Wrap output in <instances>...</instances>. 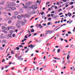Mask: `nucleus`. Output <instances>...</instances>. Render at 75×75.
<instances>
[{
	"label": "nucleus",
	"instance_id": "8",
	"mask_svg": "<svg viewBox=\"0 0 75 75\" xmlns=\"http://www.w3.org/2000/svg\"><path fill=\"white\" fill-rule=\"evenodd\" d=\"M20 24H21L22 25H25V22H21V21Z\"/></svg>",
	"mask_w": 75,
	"mask_h": 75
},
{
	"label": "nucleus",
	"instance_id": "47",
	"mask_svg": "<svg viewBox=\"0 0 75 75\" xmlns=\"http://www.w3.org/2000/svg\"><path fill=\"white\" fill-rule=\"evenodd\" d=\"M17 17L15 16H13V18H14L15 19H16V18Z\"/></svg>",
	"mask_w": 75,
	"mask_h": 75
},
{
	"label": "nucleus",
	"instance_id": "23",
	"mask_svg": "<svg viewBox=\"0 0 75 75\" xmlns=\"http://www.w3.org/2000/svg\"><path fill=\"white\" fill-rule=\"evenodd\" d=\"M4 4V2H0V5H3Z\"/></svg>",
	"mask_w": 75,
	"mask_h": 75
},
{
	"label": "nucleus",
	"instance_id": "13",
	"mask_svg": "<svg viewBox=\"0 0 75 75\" xmlns=\"http://www.w3.org/2000/svg\"><path fill=\"white\" fill-rule=\"evenodd\" d=\"M31 7L32 8H33V9H34V8L35 7V6L34 5H32L31 6Z\"/></svg>",
	"mask_w": 75,
	"mask_h": 75
},
{
	"label": "nucleus",
	"instance_id": "54",
	"mask_svg": "<svg viewBox=\"0 0 75 75\" xmlns=\"http://www.w3.org/2000/svg\"><path fill=\"white\" fill-rule=\"evenodd\" d=\"M42 40H40L39 41H38V42H41L42 41Z\"/></svg>",
	"mask_w": 75,
	"mask_h": 75
},
{
	"label": "nucleus",
	"instance_id": "17",
	"mask_svg": "<svg viewBox=\"0 0 75 75\" xmlns=\"http://www.w3.org/2000/svg\"><path fill=\"white\" fill-rule=\"evenodd\" d=\"M57 18V16H54V17L52 18H54V19H56Z\"/></svg>",
	"mask_w": 75,
	"mask_h": 75
},
{
	"label": "nucleus",
	"instance_id": "58",
	"mask_svg": "<svg viewBox=\"0 0 75 75\" xmlns=\"http://www.w3.org/2000/svg\"><path fill=\"white\" fill-rule=\"evenodd\" d=\"M51 8H50L48 10V11H50L51 10Z\"/></svg>",
	"mask_w": 75,
	"mask_h": 75
},
{
	"label": "nucleus",
	"instance_id": "62",
	"mask_svg": "<svg viewBox=\"0 0 75 75\" xmlns=\"http://www.w3.org/2000/svg\"><path fill=\"white\" fill-rule=\"evenodd\" d=\"M53 58L54 59H57V57H54Z\"/></svg>",
	"mask_w": 75,
	"mask_h": 75
},
{
	"label": "nucleus",
	"instance_id": "1",
	"mask_svg": "<svg viewBox=\"0 0 75 75\" xmlns=\"http://www.w3.org/2000/svg\"><path fill=\"white\" fill-rule=\"evenodd\" d=\"M21 23V21H18L16 23V25L17 28H21V25H20V24Z\"/></svg>",
	"mask_w": 75,
	"mask_h": 75
},
{
	"label": "nucleus",
	"instance_id": "52",
	"mask_svg": "<svg viewBox=\"0 0 75 75\" xmlns=\"http://www.w3.org/2000/svg\"><path fill=\"white\" fill-rule=\"evenodd\" d=\"M54 12H55V11H52L51 13H52V14H54Z\"/></svg>",
	"mask_w": 75,
	"mask_h": 75
},
{
	"label": "nucleus",
	"instance_id": "41",
	"mask_svg": "<svg viewBox=\"0 0 75 75\" xmlns=\"http://www.w3.org/2000/svg\"><path fill=\"white\" fill-rule=\"evenodd\" d=\"M8 67H9V65H8V66H6L5 67V68H8Z\"/></svg>",
	"mask_w": 75,
	"mask_h": 75
},
{
	"label": "nucleus",
	"instance_id": "28",
	"mask_svg": "<svg viewBox=\"0 0 75 75\" xmlns=\"http://www.w3.org/2000/svg\"><path fill=\"white\" fill-rule=\"evenodd\" d=\"M60 51L61 50L60 49H59L57 50L58 53H59V52H60Z\"/></svg>",
	"mask_w": 75,
	"mask_h": 75
},
{
	"label": "nucleus",
	"instance_id": "60",
	"mask_svg": "<svg viewBox=\"0 0 75 75\" xmlns=\"http://www.w3.org/2000/svg\"><path fill=\"white\" fill-rule=\"evenodd\" d=\"M47 16H48L49 17H50V16H51V15H50V14H49Z\"/></svg>",
	"mask_w": 75,
	"mask_h": 75
},
{
	"label": "nucleus",
	"instance_id": "14",
	"mask_svg": "<svg viewBox=\"0 0 75 75\" xmlns=\"http://www.w3.org/2000/svg\"><path fill=\"white\" fill-rule=\"evenodd\" d=\"M68 14L69 17H71L72 16V13H68Z\"/></svg>",
	"mask_w": 75,
	"mask_h": 75
},
{
	"label": "nucleus",
	"instance_id": "50",
	"mask_svg": "<svg viewBox=\"0 0 75 75\" xmlns=\"http://www.w3.org/2000/svg\"><path fill=\"white\" fill-rule=\"evenodd\" d=\"M35 67H34V68H33V69L32 70V71H34V70H35Z\"/></svg>",
	"mask_w": 75,
	"mask_h": 75
},
{
	"label": "nucleus",
	"instance_id": "56",
	"mask_svg": "<svg viewBox=\"0 0 75 75\" xmlns=\"http://www.w3.org/2000/svg\"><path fill=\"white\" fill-rule=\"evenodd\" d=\"M11 53L12 54H14V53L13 52V51H11Z\"/></svg>",
	"mask_w": 75,
	"mask_h": 75
},
{
	"label": "nucleus",
	"instance_id": "7",
	"mask_svg": "<svg viewBox=\"0 0 75 75\" xmlns=\"http://www.w3.org/2000/svg\"><path fill=\"white\" fill-rule=\"evenodd\" d=\"M11 10H14L16 9V8L14 7H11L10 8Z\"/></svg>",
	"mask_w": 75,
	"mask_h": 75
},
{
	"label": "nucleus",
	"instance_id": "35",
	"mask_svg": "<svg viewBox=\"0 0 75 75\" xmlns=\"http://www.w3.org/2000/svg\"><path fill=\"white\" fill-rule=\"evenodd\" d=\"M16 48V49L17 50H20V48H19V47H17Z\"/></svg>",
	"mask_w": 75,
	"mask_h": 75
},
{
	"label": "nucleus",
	"instance_id": "10",
	"mask_svg": "<svg viewBox=\"0 0 75 75\" xmlns=\"http://www.w3.org/2000/svg\"><path fill=\"white\" fill-rule=\"evenodd\" d=\"M6 40H4L2 41V43L3 44H6Z\"/></svg>",
	"mask_w": 75,
	"mask_h": 75
},
{
	"label": "nucleus",
	"instance_id": "57",
	"mask_svg": "<svg viewBox=\"0 0 75 75\" xmlns=\"http://www.w3.org/2000/svg\"><path fill=\"white\" fill-rule=\"evenodd\" d=\"M42 64V62L40 63L39 64V65L40 66V65H41V64Z\"/></svg>",
	"mask_w": 75,
	"mask_h": 75
},
{
	"label": "nucleus",
	"instance_id": "39",
	"mask_svg": "<svg viewBox=\"0 0 75 75\" xmlns=\"http://www.w3.org/2000/svg\"><path fill=\"white\" fill-rule=\"evenodd\" d=\"M64 41H65L66 42H68V40H67L66 39H64Z\"/></svg>",
	"mask_w": 75,
	"mask_h": 75
},
{
	"label": "nucleus",
	"instance_id": "38",
	"mask_svg": "<svg viewBox=\"0 0 75 75\" xmlns=\"http://www.w3.org/2000/svg\"><path fill=\"white\" fill-rule=\"evenodd\" d=\"M11 23V21L10 20L9 21H8V23L9 24H10V23Z\"/></svg>",
	"mask_w": 75,
	"mask_h": 75
},
{
	"label": "nucleus",
	"instance_id": "33",
	"mask_svg": "<svg viewBox=\"0 0 75 75\" xmlns=\"http://www.w3.org/2000/svg\"><path fill=\"white\" fill-rule=\"evenodd\" d=\"M19 12L20 13H23V12L22 11H20Z\"/></svg>",
	"mask_w": 75,
	"mask_h": 75
},
{
	"label": "nucleus",
	"instance_id": "24",
	"mask_svg": "<svg viewBox=\"0 0 75 75\" xmlns=\"http://www.w3.org/2000/svg\"><path fill=\"white\" fill-rule=\"evenodd\" d=\"M0 38H2V39H4V37H3V36H1V35H0Z\"/></svg>",
	"mask_w": 75,
	"mask_h": 75
},
{
	"label": "nucleus",
	"instance_id": "16",
	"mask_svg": "<svg viewBox=\"0 0 75 75\" xmlns=\"http://www.w3.org/2000/svg\"><path fill=\"white\" fill-rule=\"evenodd\" d=\"M14 14L15 15H18V12H15L14 13Z\"/></svg>",
	"mask_w": 75,
	"mask_h": 75
},
{
	"label": "nucleus",
	"instance_id": "64",
	"mask_svg": "<svg viewBox=\"0 0 75 75\" xmlns=\"http://www.w3.org/2000/svg\"><path fill=\"white\" fill-rule=\"evenodd\" d=\"M42 69H43L42 68H40V71H42Z\"/></svg>",
	"mask_w": 75,
	"mask_h": 75
},
{
	"label": "nucleus",
	"instance_id": "2",
	"mask_svg": "<svg viewBox=\"0 0 75 75\" xmlns=\"http://www.w3.org/2000/svg\"><path fill=\"white\" fill-rule=\"evenodd\" d=\"M32 4H33V2L32 1H30L26 3L25 4L27 6H30V5H31Z\"/></svg>",
	"mask_w": 75,
	"mask_h": 75
},
{
	"label": "nucleus",
	"instance_id": "26",
	"mask_svg": "<svg viewBox=\"0 0 75 75\" xmlns=\"http://www.w3.org/2000/svg\"><path fill=\"white\" fill-rule=\"evenodd\" d=\"M10 28L12 30H14V27L13 26H11Z\"/></svg>",
	"mask_w": 75,
	"mask_h": 75
},
{
	"label": "nucleus",
	"instance_id": "44",
	"mask_svg": "<svg viewBox=\"0 0 75 75\" xmlns=\"http://www.w3.org/2000/svg\"><path fill=\"white\" fill-rule=\"evenodd\" d=\"M24 38H28V37H27V35L25 36Z\"/></svg>",
	"mask_w": 75,
	"mask_h": 75
},
{
	"label": "nucleus",
	"instance_id": "48",
	"mask_svg": "<svg viewBox=\"0 0 75 75\" xmlns=\"http://www.w3.org/2000/svg\"><path fill=\"white\" fill-rule=\"evenodd\" d=\"M21 4H22V6H25V5H24V4H23L22 3H21Z\"/></svg>",
	"mask_w": 75,
	"mask_h": 75
},
{
	"label": "nucleus",
	"instance_id": "12",
	"mask_svg": "<svg viewBox=\"0 0 75 75\" xmlns=\"http://www.w3.org/2000/svg\"><path fill=\"white\" fill-rule=\"evenodd\" d=\"M17 18L18 19H20V18H21V16L20 15H18V16Z\"/></svg>",
	"mask_w": 75,
	"mask_h": 75
},
{
	"label": "nucleus",
	"instance_id": "34",
	"mask_svg": "<svg viewBox=\"0 0 75 75\" xmlns=\"http://www.w3.org/2000/svg\"><path fill=\"white\" fill-rule=\"evenodd\" d=\"M48 20L49 21H51V18H49Z\"/></svg>",
	"mask_w": 75,
	"mask_h": 75
},
{
	"label": "nucleus",
	"instance_id": "32",
	"mask_svg": "<svg viewBox=\"0 0 75 75\" xmlns=\"http://www.w3.org/2000/svg\"><path fill=\"white\" fill-rule=\"evenodd\" d=\"M70 5H72L73 4H74V2H70Z\"/></svg>",
	"mask_w": 75,
	"mask_h": 75
},
{
	"label": "nucleus",
	"instance_id": "43",
	"mask_svg": "<svg viewBox=\"0 0 75 75\" xmlns=\"http://www.w3.org/2000/svg\"><path fill=\"white\" fill-rule=\"evenodd\" d=\"M33 32H34V30L33 29L31 30V33H33Z\"/></svg>",
	"mask_w": 75,
	"mask_h": 75
},
{
	"label": "nucleus",
	"instance_id": "53",
	"mask_svg": "<svg viewBox=\"0 0 75 75\" xmlns=\"http://www.w3.org/2000/svg\"><path fill=\"white\" fill-rule=\"evenodd\" d=\"M63 14V13H59V16H61V14Z\"/></svg>",
	"mask_w": 75,
	"mask_h": 75
},
{
	"label": "nucleus",
	"instance_id": "37",
	"mask_svg": "<svg viewBox=\"0 0 75 75\" xmlns=\"http://www.w3.org/2000/svg\"><path fill=\"white\" fill-rule=\"evenodd\" d=\"M12 35L13 37H16V34H13Z\"/></svg>",
	"mask_w": 75,
	"mask_h": 75
},
{
	"label": "nucleus",
	"instance_id": "63",
	"mask_svg": "<svg viewBox=\"0 0 75 75\" xmlns=\"http://www.w3.org/2000/svg\"><path fill=\"white\" fill-rule=\"evenodd\" d=\"M57 5H59V2H57L56 3Z\"/></svg>",
	"mask_w": 75,
	"mask_h": 75
},
{
	"label": "nucleus",
	"instance_id": "21",
	"mask_svg": "<svg viewBox=\"0 0 75 75\" xmlns=\"http://www.w3.org/2000/svg\"><path fill=\"white\" fill-rule=\"evenodd\" d=\"M2 28L3 30H6V28L5 27L3 26L2 27Z\"/></svg>",
	"mask_w": 75,
	"mask_h": 75
},
{
	"label": "nucleus",
	"instance_id": "25",
	"mask_svg": "<svg viewBox=\"0 0 75 75\" xmlns=\"http://www.w3.org/2000/svg\"><path fill=\"white\" fill-rule=\"evenodd\" d=\"M25 16L26 17H29V15L28 14H25Z\"/></svg>",
	"mask_w": 75,
	"mask_h": 75
},
{
	"label": "nucleus",
	"instance_id": "61",
	"mask_svg": "<svg viewBox=\"0 0 75 75\" xmlns=\"http://www.w3.org/2000/svg\"><path fill=\"white\" fill-rule=\"evenodd\" d=\"M50 2H47L46 3V4H48Z\"/></svg>",
	"mask_w": 75,
	"mask_h": 75
},
{
	"label": "nucleus",
	"instance_id": "20",
	"mask_svg": "<svg viewBox=\"0 0 75 75\" xmlns=\"http://www.w3.org/2000/svg\"><path fill=\"white\" fill-rule=\"evenodd\" d=\"M6 30H7V31H9V30H10V28L9 27H8L6 28Z\"/></svg>",
	"mask_w": 75,
	"mask_h": 75
},
{
	"label": "nucleus",
	"instance_id": "40",
	"mask_svg": "<svg viewBox=\"0 0 75 75\" xmlns=\"http://www.w3.org/2000/svg\"><path fill=\"white\" fill-rule=\"evenodd\" d=\"M61 10H62V9L60 8L58 10V11H59V12L61 11Z\"/></svg>",
	"mask_w": 75,
	"mask_h": 75
},
{
	"label": "nucleus",
	"instance_id": "15",
	"mask_svg": "<svg viewBox=\"0 0 75 75\" xmlns=\"http://www.w3.org/2000/svg\"><path fill=\"white\" fill-rule=\"evenodd\" d=\"M5 37L6 38H9V37H8V35H5Z\"/></svg>",
	"mask_w": 75,
	"mask_h": 75
},
{
	"label": "nucleus",
	"instance_id": "42",
	"mask_svg": "<svg viewBox=\"0 0 75 75\" xmlns=\"http://www.w3.org/2000/svg\"><path fill=\"white\" fill-rule=\"evenodd\" d=\"M65 62V61H63L62 62V64H64V62Z\"/></svg>",
	"mask_w": 75,
	"mask_h": 75
},
{
	"label": "nucleus",
	"instance_id": "6",
	"mask_svg": "<svg viewBox=\"0 0 75 75\" xmlns=\"http://www.w3.org/2000/svg\"><path fill=\"white\" fill-rule=\"evenodd\" d=\"M5 7H7L8 8H10L11 6L8 4H6L5 5Z\"/></svg>",
	"mask_w": 75,
	"mask_h": 75
},
{
	"label": "nucleus",
	"instance_id": "45",
	"mask_svg": "<svg viewBox=\"0 0 75 75\" xmlns=\"http://www.w3.org/2000/svg\"><path fill=\"white\" fill-rule=\"evenodd\" d=\"M67 0H62V1H64L65 3V2H67Z\"/></svg>",
	"mask_w": 75,
	"mask_h": 75
},
{
	"label": "nucleus",
	"instance_id": "11",
	"mask_svg": "<svg viewBox=\"0 0 75 75\" xmlns=\"http://www.w3.org/2000/svg\"><path fill=\"white\" fill-rule=\"evenodd\" d=\"M66 63H67V64H70V63H71V60H68L66 62Z\"/></svg>",
	"mask_w": 75,
	"mask_h": 75
},
{
	"label": "nucleus",
	"instance_id": "22",
	"mask_svg": "<svg viewBox=\"0 0 75 75\" xmlns=\"http://www.w3.org/2000/svg\"><path fill=\"white\" fill-rule=\"evenodd\" d=\"M52 62H54V63H55L57 62V60H55L54 59L53 60V61H52Z\"/></svg>",
	"mask_w": 75,
	"mask_h": 75
},
{
	"label": "nucleus",
	"instance_id": "9",
	"mask_svg": "<svg viewBox=\"0 0 75 75\" xmlns=\"http://www.w3.org/2000/svg\"><path fill=\"white\" fill-rule=\"evenodd\" d=\"M18 60H20V61H23V58H21L20 57H18Z\"/></svg>",
	"mask_w": 75,
	"mask_h": 75
},
{
	"label": "nucleus",
	"instance_id": "30",
	"mask_svg": "<svg viewBox=\"0 0 75 75\" xmlns=\"http://www.w3.org/2000/svg\"><path fill=\"white\" fill-rule=\"evenodd\" d=\"M3 10V7L1 6H0V10Z\"/></svg>",
	"mask_w": 75,
	"mask_h": 75
},
{
	"label": "nucleus",
	"instance_id": "51",
	"mask_svg": "<svg viewBox=\"0 0 75 75\" xmlns=\"http://www.w3.org/2000/svg\"><path fill=\"white\" fill-rule=\"evenodd\" d=\"M27 67H25L24 69V71H26V69H27Z\"/></svg>",
	"mask_w": 75,
	"mask_h": 75
},
{
	"label": "nucleus",
	"instance_id": "49",
	"mask_svg": "<svg viewBox=\"0 0 75 75\" xmlns=\"http://www.w3.org/2000/svg\"><path fill=\"white\" fill-rule=\"evenodd\" d=\"M8 15H9V16H11V14L10 13V12H8Z\"/></svg>",
	"mask_w": 75,
	"mask_h": 75
},
{
	"label": "nucleus",
	"instance_id": "3",
	"mask_svg": "<svg viewBox=\"0 0 75 75\" xmlns=\"http://www.w3.org/2000/svg\"><path fill=\"white\" fill-rule=\"evenodd\" d=\"M9 32L10 33H9V35H8V36L9 37L11 38V37H12L11 35L13 34V32H12V30H10Z\"/></svg>",
	"mask_w": 75,
	"mask_h": 75
},
{
	"label": "nucleus",
	"instance_id": "27",
	"mask_svg": "<svg viewBox=\"0 0 75 75\" xmlns=\"http://www.w3.org/2000/svg\"><path fill=\"white\" fill-rule=\"evenodd\" d=\"M18 47H22V48H23V46L22 45L18 46Z\"/></svg>",
	"mask_w": 75,
	"mask_h": 75
},
{
	"label": "nucleus",
	"instance_id": "18",
	"mask_svg": "<svg viewBox=\"0 0 75 75\" xmlns=\"http://www.w3.org/2000/svg\"><path fill=\"white\" fill-rule=\"evenodd\" d=\"M54 30H50V34H52V33H53V32H54Z\"/></svg>",
	"mask_w": 75,
	"mask_h": 75
},
{
	"label": "nucleus",
	"instance_id": "19",
	"mask_svg": "<svg viewBox=\"0 0 75 75\" xmlns=\"http://www.w3.org/2000/svg\"><path fill=\"white\" fill-rule=\"evenodd\" d=\"M32 12L33 14H35V13H36V11H35V10H33Z\"/></svg>",
	"mask_w": 75,
	"mask_h": 75
},
{
	"label": "nucleus",
	"instance_id": "5",
	"mask_svg": "<svg viewBox=\"0 0 75 75\" xmlns=\"http://www.w3.org/2000/svg\"><path fill=\"white\" fill-rule=\"evenodd\" d=\"M10 5H11V6H16V4L14 2L11 3Z\"/></svg>",
	"mask_w": 75,
	"mask_h": 75
},
{
	"label": "nucleus",
	"instance_id": "36",
	"mask_svg": "<svg viewBox=\"0 0 75 75\" xmlns=\"http://www.w3.org/2000/svg\"><path fill=\"white\" fill-rule=\"evenodd\" d=\"M1 50H3L4 49V48L3 47H0Z\"/></svg>",
	"mask_w": 75,
	"mask_h": 75
},
{
	"label": "nucleus",
	"instance_id": "31",
	"mask_svg": "<svg viewBox=\"0 0 75 75\" xmlns=\"http://www.w3.org/2000/svg\"><path fill=\"white\" fill-rule=\"evenodd\" d=\"M27 1H28V0H23V2H26Z\"/></svg>",
	"mask_w": 75,
	"mask_h": 75
},
{
	"label": "nucleus",
	"instance_id": "59",
	"mask_svg": "<svg viewBox=\"0 0 75 75\" xmlns=\"http://www.w3.org/2000/svg\"><path fill=\"white\" fill-rule=\"evenodd\" d=\"M73 21H70V22H69V24H71V23H72V22H73Z\"/></svg>",
	"mask_w": 75,
	"mask_h": 75
},
{
	"label": "nucleus",
	"instance_id": "46",
	"mask_svg": "<svg viewBox=\"0 0 75 75\" xmlns=\"http://www.w3.org/2000/svg\"><path fill=\"white\" fill-rule=\"evenodd\" d=\"M42 25H44V26H46V25H47V24L46 23H45V24H43Z\"/></svg>",
	"mask_w": 75,
	"mask_h": 75
},
{
	"label": "nucleus",
	"instance_id": "29",
	"mask_svg": "<svg viewBox=\"0 0 75 75\" xmlns=\"http://www.w3.org/2000/svg\"><path fill=\"white\" fill-rule=\"evenodd\" d=\"M2 31H3V32L6 34H7V32L6 31V30H3Z\"/></svg>",
	"mask_w": 75,
	"mask_h": 75
},
{
	"label": "nucleus",
	"instance_id": "55",
	"mask_svg": "<svg viewBox=\"0 0 75 75\" xmlns=\"http://www.w3.org/2000/svg\"><path fill=\"white\" fill-rule=\"evenodd\" d=\"M35 52H37V53H38V52H39V50H35Z\"/></svg>",
	"mask_w": 75,
	"mask_h": 75
},
{
	"label": "nucleus",
	"instance_id": "4",
	"mask_svg": "<svg viewBox=\"0 0 75 75\" xmlns=\"http://www.w3.org/2000/svg\"><path fill=\"white\" fill-rule=\"evenodd\" d=\"M35 47V45H33V44H31L28 47V48H29V47H30V48H31V50H33V48H34V47Z\"/></svg>",
	"mask_w": 75,
	"mask_h": 75
}]
</instances>
